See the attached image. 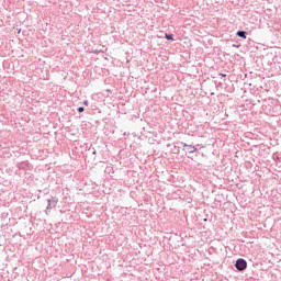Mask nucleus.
Returning a JSON list of instances; mask_svg holds the SVG:
<instances>
[{
    "mask_svg": "<svg viewBox=\"0 0 281 281\" xmlns=\"http://www.w3.org/2000/svg\"><path fill=\"white\" fill-rule=\"evenodd\" d=\"M50 207H52V200H48L47 210H49Z\"/></svg>",
    "mask_w": 281,
    "mask_h": 281,
    "instance_id": "39448f33",
    "label": "nucleus"
},
{
    "mask_svg": "<svg viewBox=\"0 0 281 281\" xmlns=\"http://www.w3.org/2000/svg\"><path fill=\"white\" fill-rule=\"evenodd\" d=\"M83 104H86V106L89 104V102L85 101Z\"/></svg>",
    "mask_w": 281,
    "mask_h": 281,
    "instance_id": "1a4fd4ad",
    "label": "nucleus"
},
{
    "mask_svg": "<svg viewBox=\"0 0 281 281\" xmlns=\"http://www.w3.org/2000/svg\"><path fill=\"white\" fill-rule=\"evenodd\" d=\"M237 36H239L240 38H247V33L244 31H238Z\"/></svg>",
    "mask_w": 281,
    "mask_h": 281,
    "instance_id": "7ed1b4c3",
    "label": "nucleus"
},
{
    "mask_svg": "<svg viewBox=\"0 0 281 281\" xmlns=\"http://www.w3.org/2000/svg\"><path fill=\"white\" fill-rule=\"evenodd\" d=\"M221 76H222L223 78H225V76H227V75H223V74H221Z\"/></svg>",
    "mask_w": 281,
    "mask_h": 281,
    "instance_id": "9d476101",
    "label": "nucleus"
},
{
    "mask_svg": "<svg viewBox=\"0 0 281 281\" xmlns=\"http://www.w3.org/2000/svg\"><path fill=\"white\" fill-rule=\"evenodd\" d=\"M53 202H54V203H58V200H57V199H55V200H53Z\"/></svg>",
    "mask_w": 281,
    "mask_h": 281,
    "instance_id": "6e6552de",
    "label": "nucleus"
},
{
    "mask_svg": "<svg viewBox=\"0 0 281 281\" xmlns=\"http://www.w3.org/2000/svg\"><path fill=\"white\" fill-rule=\"evenodd\" d=\"M235 267L238 271H245L247 269V261L245 259H238Z\"/></svg>",
    "mask_w": 281,
    "mask_h": 281,
    "instance_id": "f257e3e1",
    "label": "nucleus"
},
{
    "mask_svg": "<svg viewBox=\"0 0 281 281\" xmlns=\"http://www.w3.org/2000/svg\"><path fill=\"white\" fill-rule=\"evenodd\" d=\"M165 38H167V41H175V38H172V35L170 34H166Z\"/></svg>",
    "mask_w": 281,
    "mask_h": 281,
    "instance_id": "20e7f679",
    "label": "nucleus"
},
{
    "mask_svg": "<svg viewBox=\"0 0 281 281\" xmlns=\"http://www.w3.org/2000/svg\"><path fill=\"white\" fill-rule=\"evenodd\" d=\"M184 150L186 153H196V147H194L193 145L184 144Z\"/></svg>",
    "mask_w": 281,
    "mask_h": 281,
    "instance_id": "f03ea898",
    "label": "nucleus"
},
{
    "mask_svg": "<svg viewBox=\"0 0 281 281\" xmlns=\"http://www.w3.org/2000/svg\"><path fill=\"white\" fill-rule=\"evenodd\" d=\"M85 111V108H78V112L82 113Z\"/></svg>",
    "mask_w": 281,
    "mask_h": 281,
    "instance_id": "423d86ee",
    "label": "nucleus"
},
{
    "mask_svg": "<svg viewBox=\"0 0 281 281\" xmlns=\"http://www.w3.org/2000/svg\"><path fill=\"white\" fill-rule=\"evenodd\" d=\"M184 41H189V43H190V38L189 37H184Z\"/></svg>",
    "mask_w": 281,
    "mask_h": 281,
    "instance_id": "0eeeda50",
    "label": "nucleus"
}]
</instances>
